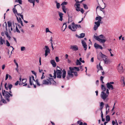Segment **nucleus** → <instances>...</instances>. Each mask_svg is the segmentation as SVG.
<instances>
[{
	"label": "nucleus",
	"instance_id": "nucleus-1",
	"mask_svg": "<svg viewBox=\"0 0 125 125\" xmlns=\"http://www.w3.org/2000/svg\"><path fill=\"white\" fill-rule=\"evenodd\" d=\"M58 84V83L54 81L53 78H49L47 79L44 80L42 82V84L47 85L52 84L56 85Z\"/></svg>",
	"mask_w": 125,
	"mask_h": 125
},
{
	"label": "nucleus",
	"instance_id": "nucleus-2",
	"mask_svg": "<svg viewBox=\"0 0 125 125\" xmlns=\"http://www.w3.org/2000/svg\"><path fill=\"white\" fill-rule=\"evenodd\" d=\"M102 19V18L100 16H98L96 18V20L98 21L94 22L95 25L94 27V31H96L99 26L100 23H101V22Z\"/></svg>",
	"mask_w": 125,
	"mask_h": 125
},
{
	"label": "nucleus",
	"instance_id": "nucleus-3",
	"mask_svg": "<svg viewBox=\"0 0 125 125\" xmlns=\"http://www.w3.org/2000/svg\"><path fill=\"white\" fill-rule=\"evenodd\" d=\"M81 27L80 25L75 24L73 22L71 24L69 25V28L73 31H76L77 28Z\"/></svg>",
	"mask_w": 125,
	"mask_h": 125
},
{
	"label": "nucleus",
	"instance_id": "nucleus-4",
	"mask_svg": "<svg viewBox=\"0 0 125 125\" xmlns=\"http://www.w3.org/2000/svg\"><path fill=\"white\" fill-rule=\"evenodd\" d=\"M56 74H57V78H62V72L61 70L57 69L56 71L55 70H54L53 77L55 79L56 77Z\"/></svg>",
	"mask_w": 125,
	"mask_h": 125
},
{
	"label": "nucleus",
	"instance_id": "nucleus-5",
	"mask_svg": "<svg viewBox=\"0 0 125 125\" xmlns=\"http://www.w3.org/2000/svg\"><path fill=\"white\" fill-rule=\"evenodd\" d=\"M109 94V90L108 89L106 90V93L102 91L101 92V97L102 99L105 101L106 99L107 100V97Z\"/></svg>",
	"mask_w": 125,
	"mask_h": 125
},
{
	"label": "nucleus",
	"instance_id": "nucleus-6",
	"mask_svg": "<svg viewBox=\"0 0 125 125\" xmlns=\"http://www.w3.org/2000/svg\"><path fill=\"white\" fill-rule=\"evenodd\" d=\"M2 94L3 95L5 96V98L8 102L10 100L9 98L10 97V96H12V94H10L7 91H6L5 90L3 91L2 90Z\"/></svg>",
	"mask_w": 125,
	"mask_h": 125
},
{
	"label": "nucleus",
	"instance_id": "nucleus-7",
	"mask_svg": "<svg viewBox=\"0 0 125 125\" xmlns=\"http://www.w3.org/2000/svg\"><path fill=\"white\" fill-rule=\"evenodd\" d=\"M70 70L68 71V75L66 77L68 80L70 78H72L73 76L74 70L72 68V67H70L69 68Z\"/></svg>",
	"mask_w": 125,
	"mask_h": 125
},
{
	"label": "nucleus",
	"instance_id": "nucleus-8",
	"mask_svg": "<svg viewBox=\"0 0 125 125\" xmlns=\"http://www.w3.org/2000/svg\"><path fill=\"white\" fill-rule=\"evenodd\" d=\"M105 39V37L103 35L101 34L98 36L97 40L99 41L100 43H104L106 41Z\"/></svg>",
	"mask_w": 125,
	"mask_h": 125
},
{
	"label": "nucleus",
	"instance_id": "nucleus-9",
	"mask_svg": "<svg viewBox=\"0 0 125 125\" xmlns=\"http://www.w3.org/2000/svg\"><path fill=\"white\" fill-rule=\"evenodd\" d=\"M45 47L46 48V50H45L44 55L45 57H46L48 55V54L50 53V50L47 46H45Z\"/></svg>",
	"mask_w": 125,
	"mask_h": 125
},
{
	"label": "nucleus",
	"instance_id": "nucleus-10",
	"mask_svg": "<svg viewBox=\"0 0 125 125\" xmlns=\"http://www.w3.org/2000/svg\"><path fill=\"white\" fill-rule=\"evenodd\" d=\"M70 49L74 51H76L78 50V47L76 45H71L70 47Z\"/></svg>",
	"mask_w": 125,
	"mask_h": 125
},
{
	"label": "nucleus",
	"instance_id": "nucleus-11",
	"mask_svg": "<svg viewBox=\"0 0 125 125\" xmlns=\"http://www.w3.org/2000/svg\"><path fill=\"white\" fill-rule=\"evenodd\" d=\"M36 82L34 80V77L33 76L30 77H29V82L30 84L32 85L33 84V82Z\"/></svg>",
	"mask_w": 125,
	"mask_h": 125
},
{
	"label": "nucleus",
	"instance_id": "nucleus-12",
	"mask_svg": "<svg viewBox=\"0 0 125 125\" xmlns=\"http://www.w3.org/2000/svg\"><path fill=\"white\" fill-rule=\"evenodd\" d=\"M117 69L119 72L122 73L123 72V68L122 66L121 65L120 63L119 64L117 67Z\"/></svg>",
	"mask_w": 125,
	"mask_h": 125
},
{
	"label": "nucleus",
	"instance_id": "nucleus-13",
	"mask_svg": "<svg viewBox=\"0 0 125 125\" xmlns=\"http://www.w3.org/2000/svg\"><path fill=\"white\" fill-rule=\"evenodd\" d=\"M82 43L84 50H86L87 49V45L86 42L83 40H82Z\"/></svg>",
	"mask_w": 125,
	"mask_h": 125
},
{
	"label": "nucleus",
	"instance_id": "nucleus-14",
	"mask_svg": "<svg viewBox=\"0 0 125 125\" xmlns=\"http://www.w3.org/2000/svg\"><path fill=\"white\" fill-rule=\"evenodd\" d=\"M94 47L96 49H100L102 50L103 49V47L96 43H95L94 44Z\"/></svg>",
	"mask_w": 125,
	"mask_h": 125
},
{
	"label": "nucleus",
	"instance_id": "nucleus-15",
	"mask_svg": "<svg viewBox=\"0 0 125 125\" xmlns=\"http://www.w3.org/2000/svg\"><path fill=\"white\" fill-rule=\"evenodd\" d=\"M106 85L107 88L111 90H112L114 89V88L113 86L112 85L109 84L108 83H107Z\"/></svg>",
	"mask_w": 125,
	"mask_h": 125
},
{
	"label": "nucleus",
	"instance_id": "nucleus-16",
	"mask_svg": "<svg viewBox=\"0 0 125 125\" xmlns=\"http://www.w3.org/2000/svg\"><path fill=\"white\" fill-rule=\"evenodd\" d=\"M103 55L102 53L101 52H99L97 55V59L100 60H101L102 59V56Z\"/></svg>",
	"mask_w": 125,
	"mask_h": 125
},
{
	"label": "nucleus",
	"instance_id": "nucleus-17",
	"mask_svg": "<svg viewBox=\"0 0 125 125\" xmlns=\"http://www.w3.org/2000/svg\"><path fill=\"white\" fill-rule=\"evenodd\" d=\"M58 12L59 13V16L60 17V18L59 19V20L62 21L63 20L62 17L63 14L61 12Z\"/></svg>",
	"mask_w": 125,
	"mask_h": 125
},
{
	"label": "nucleus",
	"instance_id": "nucleus-18",
	"mask_svg": "<svg viewBox=\"0 0 125 125\" xmlns=\"http://www.w3.org/2000/svg\"><path fill=\"white\" fill-rule=\"evenodd\" d=\"M20 81V84H21V85H22L23 84H24L26 82L27 80L26 79H22V80L21 81V78H20L19 79Z\"/></svg>",
	"mask_w": 125,
	"mask_h": 125
},
{
	"label": "nucleus",
	"instance_id": "nucleus-19",
	"mask_svg": "<svg viewBox=\"0 0 125 125\" xmlns=\"http://www.w3.org/2000/svg\"><path fill=\"white\" fill-rule=\"evenodd\" d=\"M16 18L17 20L19 22V23L20 22L21 26H23V23L22 21H21V19L20 17H19L18 18L16 16Z\"/></svg>",
	"mask_w": 125,
	"mask_h": 125
},
{
	"label": "nucleus",
	"instance_id": "nucleus-20",
	"mask_svg": "<svg viewBox=\"0 0 125 125\" xmlns=\"http://www.w3.org/2000/svg\"><path fill=\"white\" fill-rule=\"evenodd\" d=\"M50 62L54 67H56V64L54 60H51L50 61Z\"/></svg>",
	"mask_w": 125,
	"mask_h": 125
},
{
	"label": "nucleus",
	"instance_id": "nucleus-21",
	"mask_svg": "<svg viewBox=\"0 0 125 125\" xmlns=\"http://www.w3.org/2000/svg\"><path fill=\"white\" fill-rule=\"evenodd\" d=\"M62 77L63 79H64L65 76L66 75V71L64 69L62 71Z\"/></svg>",
	"mask_w": 125,
	"mask_h": 125
},
{
	"label": "nucleus",
	"instance_id": "nucleus-22",
	"mask_svg": "<svg viewBox=\"0 0 125 125\" xmlns=\"http://www.w3.org/2000/svg\"><path fill=\"white\" fill-rule=\"evenodd\" d=\"M0 44L1 45H3L4 44H5V41L4 39H2L1 37V39L0 40Z\"/></svg>",
	"mask_w": 125,
	"mask_h": 125
},
{
	"label": "nucleus",
	"instance_id": "nucleus-23",
	"mask_svg": "<svg viewBox=\"0 0 125 125\" xmlns=\"http://www.w3.org/2000/svg\"><path fill=\"white\" fill-rule=\"evenodd\" d=\"M67 27V25L66 23H64L63 24L62 27V30H63V31H64L66 29Z\"/></svg>",
	"mask_w": 125,
	"mask_h": 125
},
{
	"label": "nucleus",
	"instance_id": "nucleus-24",
	"mask_svg": "<svg viewBox=\"0 0 125 125\" xmlns=\"http://www.w3.org/2000/svg\"><path fill=\"white\" fill-rule=\"evenodd\" d=\"M97 68L98 70H103V68L100 65V62L99 64V65H97Z\"/></svg>",
	"mask_w": 125,
	"mask_h": 125
},
{
	"label": "nucleus",
	"instance_id": "nucleus-25",
	"mask_svg": "<svg viewBox=\"0 0 125 125\" xmlns=\"http://www.w3.org/2000/svg\"><path fill=\"white\" fill-rule=\"evenodd\" d=\"M72 68L73 70L75 71H79V68L77 67H72Z\"/></svg>",
	"mask_w": 125,
	"mask_h": 125
},
{
	"label": "nucleus",
	"instance_id": "nucleus-26",
	"mask_svg": "<svg viewBox=\"0 0 125 125\" xmlns=\"http://www.w3.org/2000/svg\"><path fill=\"white\" fill-rule=\"evenodd\" d=\"M101 88L104 92L106 90V88L103 85H101Z\"/></svg>",
	"mask_w": 125,
	"mask_h": 125
},
{
	"label": "nucleus",
	"instance_id": "nucleus-27",
	"mask_svg": "<svg viewBox=\"0 0 125 125\" xmlns=\"http://www.w3.org/2000/svg\"><path fill=\"white\" fill-rule=\"evenodd\" d=\"M62 8L63 11L64 12V13H66V10L67 9V8H65V6H63L62 7Z\"/></svg>",
	"mask_w": 125,
	"mask_h": 125
},
{
	"label": "nucleus",
	"instance_id": "nucleus-28",
	"mask_svg": "<svg viewBox=\"0 0 125 125\" xmlns=\"http://www.w3.org/2000/svg\"><path fill=\"white\" fill-rule=\"evenodd\" d=\"M106 120L107 122H109L110 120V118L109 115H107L106 117Z\"/></svg>",
	"mask_w": 125,
	"mask_h": 125
},
{
	"label": "nucleus",
	"instance_id": "nucleus-29",
	"mask_svg": "<svg viewBox=\"0 0 125 125\" xmlns=\"http://www.w3.org/2000/svg\"><path fill=\"white\" fill-rule=\"evenodd\" d=\"M17 16H17L18 17H19V16H20L21 17V18L23 20V15H21L20 14H19V13H17Z\"/></svg>",
	"mask_w": 125,
	"mask_h": 125
},
{
	"label": "nucleus",
	"instance_id": "nucleus-30",
	"mask_svg": "<svg viewBox=\"0 0 125 125\" xmlns=\"http://www.w3.org/2000/svg\"><path fill=\"white\" fill-rule=\"evenodd\" d=\"M75 7L76 8H80V5L78 4L77 3H76L74 5Z\"/></svg>",
	"mask_w": 125,
	"mask_h": 125
},
{
	"label": "nucleus",
	"instance_id": "nucleus-31",
	"mask_svg": "<svg viewBox=\"0 0 125 125\" xmlns=\"http://www.w3.org/2000/svg\"><path fill=\"white\" fill-rule=\"evenodd\" d=\"M8 27H10L11 26L12 23L10 21H9L8 22Z\"/></svg>",
	"mask_w": 125,
	"mask_h": 125
},
{
	"label": "nucleus",
	"instance_id": "nucleus-32",
	"mask_svg": "<svg viewBox=\"0 0 125 125\" xmlns=\"http://www.w3.org/2000/svg\"><path fill=\"white\" fill-rule=\"evenodd\" d=\"M0 94L2 102L4 103H6V101L5 100L3 99L2 98L1 94Z\"/></svg>",
	"mask_w": 125,
	"mask_h": 125
},
{
	"label": "nucleus",
	"instance_id": "nucleus-33",
	"mask_svg": "<svg viewBox=\"0 0 125 125\" xmlns=\"http://www.w3.org/2000/svg\"><path fill=\"white\" fill-rule=\"evenodd\" d=\"M5 34L6 36L7 37L9 38V39H10L11 38V37L9 35L8 32H7L6 31L5 32Z\"/></svg>",
	"mask_w": 125,
	"mask_h": 125
},
{
	"label": "nucleus",
	"instance_id": "nucleus-34",
	"mask_svg": "<svg viewBox=\"0 0 125 125\" xmlns=\"http://www.w3.org/2000/svg\"><path fill=\"white\" fill-rule=\"evenodd\" d=\"M80 61L79 60H77L76 61V63L77 65H80L81 64V62H80Z\"/></svg>",
	"mask_w": 125,
	"mask_h": 125
},
{
	"label": "nucleus",
	"instance_id": "nucleus-35",
	"mask_svg": "<svg viewBox=\"0 0 125 125\" xmlns=\"http://www.w3.org/2000/svg\"><path fill=\"white\" fill-rule=\"evenodd\" d=\"M15 2H18L20 4H21L22 1V0H16L15 1Z\"/></svg>",
	"mask_w": 125,
	"mask_h": 125
},
{
	"label": "nucleus",
	"instance_id": "nucleus-36",
	"mask_svg": "<svg viewBox=\"0 0 125 125\" xmlns=\"http://www.w3.org/2000/svg\"><path fill=\"white\" fill-rule=\"evenodd\" d=\"M67 2L64 1L61 4V5L62 6V7L64 6V5H67Z\"/></svg>",
	"mask_w": 125,
	"mask_h": 125
},
{
	"label": "nucleus",
	"instance_id": "nucleus-37",
	"mask_svg": "<svg viewBox=\"0 0 125 125\" xmlns=\"http://www.w3.org/2000/svg\"><path fill=\"white\" fill-rule=\"evenodd\" d=\"M107 56H106L103 54V55L102 56V58H103L104 60H106L107 59Z\"/></svg>",
	"mask_w": 125,
	"mask_h": 125
},
{
	"label": "nucleus",
	"instance_id": "nucleus-38",
	"mask_svg": "<svg viewBox=\"0 0 125 125\" xmlns=\"http://www.w3.org/2000/svg\"><path fill=\"white\" fill-rule=\"evenodd\" d=\"M98 36H97V34L96 33H95L94 36V38L96 40L98 38Z\"/></svg>",
	"mask_w": 125,
	"mask_h": 125
},
{
	"label": "nucleus",
	"instance_id": "nucleus-39",
	"mask_svg": "<svg viewBox=\"0 0 125 125\" xmlns=\"http://www.w3.org/2000/svg\"><path fill=\"white\" fill-rule=\"evenodd\" d=\"M15 25L16 26V31L20 33V31L18 29V26H17L16 24H15Z\"/></svg>",
	"mask_w": 125,
	"mask_h": 125
},
{
	"label": "nucleus",
	"instance_id": "nucleus-40",
	"mask_svg": "<svg viewBox=\"0 0 125 125\" xmlns=\"http://www.w3.org/2000/svg\"><path fill=\"white\" fill-rule=\"evenodd\" d=\"M45 31L46 33L49 32L51 33H52V32L49 30V29L48 28L46 29Z\"/></svg>",
	"mask_w": 125,
	"mask_h": 125
},
{
	"label": "nucleus",
	"instance_id": "nucleus-41",
	"mask_svg": "<svg viewBox=\"0 0 125 125\" xmlns=\"http://www.w3.org/2000/svg\"><path fill=\"white\" fill-rule=\"evenodd\" d=\"M56 7L57 9H59L60 7V4L57 2H56Z\"/></svg>",
	"mask_w": 125,
	"mask_h": 125
},
{
	"label": "nucleus",
	"instance_id": "nucleus-42",
	"mask_svg": "<svg viewBox=\"0 0 125 125\" xmlns=\"http://www.w3.org/2000/svg\"><path fill=\"white\" fill-rule=\"evenodd\" d=\"M77 124H79V125H83V123L82 122H81V121L80 120L78 121H77Z\"/></svg>",
	"mask_w": 125,
	"mask_h": 125
},
{
	"label": "nucleus",
	"instance_id": "nucleus-43",
	"mask_svg": "<svg viewBox=\"0 0 125 125\" xmlns=\"http://www.w3.org/2000/svg\"><path fill=\"white\" fill-rule=\"evenodd\" d=\"M13 11L14 13H17V10L15 8H14L13 9Z\"/></svg>",
	"mask_w": 125,
	"mask_h": 125
},
{
	"label": "nucleus",
	"instance_id": "nucleus-44",
	"mask_svg": "<svg viewBox=\"0 0 125 125\" xmlns=\"http://www.w3.org/2000/svg\"><path fill=\"white\" fill-rule=\"evenodd\" d=\"M85 36V34L84 33H82L81 34L80 37L81 38H83Z\"/></svg>",
	"mask_w": 125,
	"mask_h": 125
},
{
	"label": "nucleus",
	"instance_id": "nucleus-45",
	"mask_svg": "<svg viewBox=\"0 0 125 125\" xmlns=\"http://www.w3.org/2000/svg\"><path fill=\"white\" fill-rule=\"evenodd\" d=\"M104 77H103L102 76H101L100 77V80L101 81V82L102 83H104L103 81V80L104 79Z\"/></svg>",
	"mask_w": 125,
	"mask_h": 125
},
{
	"label": "nucleus",
	"instance_id": "nucleus-46",
	"mask_svg": "<svg viewBox=\"0 0 125 125\" xmlns=\"http://www.w3.org/2000/svg\"><path fill=\"white\" fill-rule=\"evenodd\" d=\"M8 86L9 89H10V90L11 88L12 87V85L11 84H8Z\"/></svg>",
	"mask_w": 125,
	"mask_h": 125
},
{
	"label": "nucleus",
	"instance_id": "nucleus-47",
	"mask_svg": "<svg viewBox=\"0 0 125 125\" xmlns=\"http://www.w3.org/2000/svg\"><path fill=\"white\" fill-rule=\"evenodd\" d=\"M6 44L7 46H10V44L7 40L6 41Z\"/></svg>",
	"mask_w": 125,
	"mask_h": 125
},
{
	"label": "nucleus",
	"instance_id": "nucleus-48",
	"mask_svg": "<svg viewBox=\"0 0 125 125\" xmlns=\"http://www.w3.org/2000/svg\"><path fill=\"white\" fill-rule=\"evenodd\" d=\"M84 8L86 9H87L88 8L86 5L85 4H83Z\"/></svg>",
	"mask_w": 125,
	"mask_h": 125
},
{
	"label": "nucleus",
	"instance_id": "nucleus-49",
	"mask_svg": "<svg viewBox=\"0 0 125 125\" xmlns=\"http://www.w3.org/2000/svg\"><path fill=\"white\" fill-rule=\"evenodd\" d=\"M21 51H24L25 50V47L23 46H22L21 47Z\"/></svg>",
	"mask_w": 125,
	"mask_h": 125
},
{
	"label": "nucleus",
	"instance_id": "nucleus-50",
	"mask_svg": "<svg viewBox=\"0 0 125 125\" xmlns=\"http://www.w3.org/2000/svg\"><path fill=\"white\" fill-rule=\"evenodd\" d=\"M55 60L57 62H58L59 61V58L58 57H56L55 58Z\"/></svg>",
	"mask_w": 125,
	"mask_h": 125
},
{
	"label": "nucleus",
	"instance_id": "nucleus-51",
	"mask_svg": "<svg viewBox=\"0 0 125 125\" xmlns=\"http://www.w3.org/2000/svg\"><path fill=\"white\" fill-rule=\"evenodd\" d=\"M42 76L41 77V79H42L43 78H45V76L44 75V72H42Z\"/></svg>",
	"mask_w": 125,
	"mask_h": 125
},
{
	"label": "nucleus",
	"instance_id": "nucleus-52",
	"mask_svg": "<svg viewBox=\"0 0 125 125\" xmlns=\"http://www.w3.org/2000/svg\"><path fill=\"white\" fill-rule=\"evenodd\" d=\"M79 61L81 62L82 63H84V60H82V58H80L79 59Z\"/></svg>",
	"mask_w": 125,
	"mask_h": 125
},
{
	"label": "nucleus",
	"instance_id": "nucleus-53",
	"mask_svg": "<svg viewBox=\"0 0 125 125\" xmlns=\"http://www.w3.org/2000/svg\"><path fill=\"white\" fill-rule=\"evenodd\" d=\"M104 104L103 102H101L100 103V107H103V105Z\"/></svg>",
	"mask_w": 125,
	"mask_h": 125
},
{
	"label": "nucleus",
	"instance_id": "nucleus-54",
	"mask_svg": "<svg viewBox=\"0 0 125 125\" xmlns=\"http://www.w3.org/2000/svg\"><path fill=\"white\" fill-rule=\"evenodd\" d=\"M36 83H37V85H38L39 86H40V84L38 82V80H36Z\"/></svg>",
	"mask_w": 125,
	"mask_h": 125
},
{
	"label": "nucleus",
	"instance_id": "nucleus-55",
	"mask_svg": "<svg viewBox=\"0 0 125 125\" xmlns=\"http://www.w3.org/2000/svg\"><path fill=\"white\" fill-rule=\"evenodd\" d=\"M9 75L8 74H6V75L5 80H6L8 78Z\"/></svg>",
	"mask_w": 125,
	"mask_h": 125
},
{
	"label": "nucleus",
	"instance_id": "nucleus-56",
	"mask_svg": "<svg viewBox=\"0 0 125 125\" xmlns=\"http://www.w3.org/2000/svg\"><path fill=\"white\" fill-rule=\"evenodd\" d=\"M73 74H74L75 76H77V73L74 71L73 72Z\"/></svg>",
	"mask_w": 125,
	"mask_h": 125
},
{
	"label": "nucleus",
	"instance_id": "nucleus-57",
	"mask_svg": "<svg viewBox=\"0 0 125 125\" xmlns=\"http://www.w3.org/2000/svg\"><path fill=\"white\" fill-rule=\"evenodd\" d=\"M31 72L33 74H34L35 75H36V73L34 71H32Z\"/></svg>",
	"mask_w": 125,
	"mask_h": 125
},
{
	"label": "nucleus",
	"instance_id": "nucleus-58",
	"mask_svg": "<svg viewBox=\"0 0 125 125\" xmlns=\"http://www.w3.org/2000/svg\"><path fill=\"white\" fill-rule=\"evenodd\" d=\"M80 11H81V12H82V13H83L84 12V10L82 8L80 10Z\"/></svg>",
	"mask_w": 125,
	"mask_h": 125
},
{
	"label": "nucleus",
	"instance_id": "nucleus-59",
	"mask_svg": "<svg viewBox=\"0 0 125 125\" xmlns=\"http://www.w3.org/2000/svg\"><path fill=\"white\" fill-rule=\"evenodd\" d=\"M105 107L106 108V110H107V108L109 107V106L108 104H105Z\"/></svg>",
	"mask_w": 125,
	"mask_h": 125
},
{
	"label": "nucleus",
	"instance_id": "nucleus-60",
	"mask_svg": "<svg viewBox=\"0 0 125 125\" xmlns=\"http://www.w3.org/2000/svg\"><path fill=\"white\" fill-rule=\"evenodd\" d=\"M80 8H76V10L77 11H80Z\"/></svg>",
	"mask_w": 125,
	"mask_h": 125
},
{
	"label": "nucleus",
	"instance_id": "nucleus-61",
	"mask_svg": "<svg viewBox=\"0 0 125 125\" xmlns=\"http://www.w3.org/2000/svg\"><path fill=\"white\" fill-rule=\"evenodd\" d=\"M19 83V81H17L15 83V85H17Z\"/></svg>",
	"mask_w": 125,
	"mask_h": 125
},
{
	"label": "nucleus",
	"instance_id": "nucleus-62",
	"mask_svg": "<svg viewBox=\"0 0 125 125\" xmlns=\"http://www.w3.org/2000/svg\"><path fill=\"white\" fill-rule=\"evenodd\" d=\"M5 65L4 64L2 66V69L3 70H4L5 68Z\"/></svg>",
	"mask_w": 125,
	"mask_h": 125
},
{
	"label": "nucleus",
	"instance_id": "nucleus-63",
	"mask_svg": "<svg viewBox=\"0 0 125 125\" xmlns=\"http://www.w3.org/2000/svg\"><path fill=\"white\" fill-rule=\"evenodd\" d=\"M39 71L40 73H41L42 72L43 70L42 69H40V67L39 68Z\"/></svg>",
	"mask_w": 125,
	"mask_h": 125
},
{
	"label": "nucleus",
	"instance_id": "nucleus-64",
	"mask_svg": "<svg viewBox=\"0 0 125 125\" xmlns=\"http://www.w3.org/2000/svg\"><path fill=\"white\" fill-rule=\"evenodd\" d=\"M112 124L113 125H114L115 124V122L114 121H113L112 122Z\"/></svg>",
	"mask_w": 125,
	"mask_h": 125
}]
</instances>
